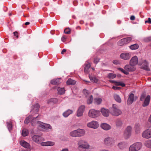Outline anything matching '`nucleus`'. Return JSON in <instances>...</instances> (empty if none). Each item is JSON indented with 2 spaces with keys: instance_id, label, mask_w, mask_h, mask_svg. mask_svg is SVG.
<instances>
[{
  "instance_id": "nucleus-1",
  "label": "nucleus",
  "mask_w": 151,
  "mask_h": 151,
  "mask_svg": "<svg viewBox=\"0 0 151 151\" xmlns=\"http://www.w3.org/2000/svg\"><path fill=\"white\" fill-rule=\"evenodd\" d=\"M110 114L113 116H118L121 115L122 112L118 109V106L115 104H113L111 107L109 108Z\"/></svg>"
},
{
  "instance_id": "nucleus-2",
  "label": "nucleus",
  "mask_w": 151,
  "mask_h": 151,
  "mask_svg": "<svg viewBox=\"0 0 151 151\" xmlns=\"http://www.w3.org/2000/svg\"><path fill=\"white\" fill-rule=\"evenodd\" d=\"M78 148L79 150L87 149L89 147V145L86 141L80 139L77 141Z\"/></svg>"
},
{
  "instance_id": "nucleus-3",
  "label": "nucleus",
  "mask_w": 151,
  "mask_h": 151,
  "mask_svg": "<svg viewBox=\"0 0 151 151\" xmlns=\"http://www.w3.org/2000/svg\"><path fill=\"white\" fill-rule=\"evenodd\" d=\"M142 147V144L140 142L134 143L130 146L129 148V151H138Z\"/></svg>"
},
{
  "instance_id": "nucleus-4",
  "label": "nucleus",
  "mask_w": 151,
  "mask_h": 151,
  "mask_svg": "<svg viewBox=\"0 0 151 151\" xmlns=\"http://www.w3.org/2000/svg\"><path fill=\"white\" fill-rule=\"evenodd\" d=\"M38 116H37L33 118V116L32 115H29L26 118L24 121V122L25 124H27L29 122L30 120L32 119L31 122L32 125L33 126H35L36 123H38L40 122L39 121L36 120V119L37 118Z\"/></svg>"
},
{
  "instance_id": "nucleus-5",
  "label": "nucleus",
  "mask_w": 151,
  "mask_h": 151,
  "mask_svg": "<svg viewBox=\"0 0 151 151\" xmlns=\"http://www.w3.org/2000/svg\"><path fill=\"white\" fill-rule=\"evenodd\" d=\"M100 113L99 111L92 109L89 110L88 112V116L91 118H94L99 116Z\"/></svg>"
},
{
  "instance_id": "nucleus-6",
  "label": "nucleus",
  "mask_w": 151,
  "mask_h": 151,
  "mask_svg": "<svg viewBox=\"0 0 151 151\" xmlns=\"http://www.w3.org/2000/svg\"><path fill=\"white\" fill-rule=\"evenodd\" d=\"M132 40V38L131 37L124 38L119 41L117 42V44L119 45L122 46L124 44L129 43Z\"/></svg>"
},
{
  "instance_id": "nucleus-7",
  "label": "nucleus",
  "mask_w": 151,
  "mask_h": 151,
  "mask_svg": "<svg viewBox=\"0 0 151 151\" xmlns=\"http://www.w3.org/2000/svg\"><path fill=\"white\" fill-rule=\"evenodd\" d=\"M142 137L144 138L148 139L151 138V129H147L143 132Z\"/></svg>"
},
{
  "instance_id": "nucleus-8",
  "label": "nucleus",
  "mask_w": 151,
  "mask_h": 151,
  "mask_svg": "<svg viewBox=\"0 0 151 151\" xmlns=\"http://www.w3.org/2000/svg\"><path fill=\"white\" fill-rule=\"evenodd\" d=\"M87 126L90 128L96 129L99 127V125L98 122L96 121H93L88 123L87 124Z\"/></svg>"
},
{
  "instance_id": "nucleus-9",
  "label": "nucleus",
  "mask_w": 151,
  "mask_h": 151,
  "mask_svg": "<svg viewBox=\"0 0 151 151\" xmlns=\"http://www.w3.org/2000/svg\"><path fill=\"white\" fill-rule=\"evenodd\" d=\"M114 142V139L111 137H108L104 139V143L105 145L109 146Z\"/></svg>"
},
{
  "instance_id": "nucleus-10",
  "label": "nucleus",
  "mask_w": 151,
  "mask_h": 151,
  "mask_svg": "<svg viewBox=\"0 0 151 151\" xmlns=\"http://www.w3.org/2000/svg\"><path fill=\"white\" fill-rule=\"evenodd\" d=\"M32 138L33 141L37 143H40L43 141V138L41 136L37 135H34Z\"/></svg>"
},
{
  "instance_id": "nucleus-11",
  "label": "nucleus",
  "mask_w": 151,
  "mask_h": 151,
  "mask_svg": "<svg viewBox=\"0 0 151 151\" xmlns=\"http://www.w3.org/2000/svg\"><path fill=\"white\" fill-rule=\"evenodd\" d=\"M138 62L137 56H135L132 58L130 61V65L131 66H135L137 64Z\"/></svg>"
},
{
  "instance_id": "nucleus-12",
  "label": "nucleus",
  "mask_w": 151,
  "mask_h": 151,
  "mask_svg": "<svg viewBox=\"0 0 151 151\" xmlns=\"http://www.w3.org/2000/svg\"><path fill=\"white\" fill-rule=\"evenodd\" d=\"M85 109V106H81L79 107L77 111V116L80 117L83 115Z\"/></svg>"
},
{
  "instance_id": "nucleus-13",
  "label": "nucleus",
  "mask_w": 151,
  "mask_h": 151,
  "mask_svg": "<svg viewBox=\"0 0 151 151\" xmlns=\"http://www.w3.org/2000/svg\"><path fill=\"white\" fill-rule=\"evenodd\" d=\"M120 58L124 60L129 59L131 57V53H123L120 55Z\"/></svg>"
},
{
  "instance_id": "nucleus-14",
  "label": "nucleus",
  "mask_w": 151,
  "mask_h": 151,
  "mask_svg": "<svg viewBox=\"0 0 151 151\" xmlns=\"http://www.w3.org/2000/svg\"><path fill=\"white\" fill-rule=\"evenodd\" d=\"M101 112L103 115L106 117H108L109 116L110 113V110L106 109L104 108L101 109Z\"/></svg>"
},
{
  "instance_id": "nucleus-15",
  "label": "nucleus",
  "mask_w": 151,
  "mask_h": 151,
  "mask_svg": "<svg viewBox=\"0 0 151 151\" xmlns=\"http://www.w3.org/2000/svg\"><path fill=\"white\" fill-rule=\"evenodd\" d=\"M115 123L116 126L117 127H122L123 124L122 120L119 118H117L115 120Z\"/></svg>"
},
{
  "instance_id": "nucleus-16",
  "label": "nucleus",
  "mask_w": 151,
  "mask_h": 151,
  "mask_svg": "<svg viewBox=\"0 0 151 151\" xmlns=\"http://www.w3.org/2000/svg\"><path fill=\"white\" fill-rule=\"evenodd\" d=\"M150 99V96L149 95L147 96L145 99L144 101L142 104V106L143 107H145L148 106L149 104Z\"/></svg>"
},
{
  "instance_id": "nucleus-17",
  "label": "nucleus",
  "mask_w": 151,
  "mask_h": 151,
  "mask_svg": "<svg viewBox=\"0 0 151 151\" xmlns=\"http://www.w3.org/2000/svg\"><path fill=\"white\" fill-rule=\"evenodd\" d=\"M125 69L127 71L131 72L134 71L135 70V68L134 66H131L130 65H127L124 67Z\"/></svg>"
},
{
  "instance_id": "nucleus-18",
  "label": "nucleus",
  "mask_w": 151,
  "mask_h": 151,
  "mask_svg": "<svg viewBox=\"0 0 151 151\" xmlns=\"http://www.w3.org/2000/svg\"><path fill=\"white\" fill-rule=\"evenodd\" d=\"M101 128L105 130H108L111 129V127L109 124L103 123L101 125Z\"/></svg>"
},
{
  "instance_id": "nucleus-19",
  "label": "nucleus",
  "mask_w": 151,
  "mask_h": 151,
  "mask_svg": "<svg viewBox=\"0 0 151 151\" xmlns=\"http://www.w3.org/2000/svg\"><path fill=\"white\" fill-rule=\"evenodd\" d=\"M134 95L132 93H130L129 95L127 101L128 105L131 104L134 101Z\"/></svg>"
},
{
  "instance_id": "nucleus-20",
  "label": "nucleus",
  "mask_w": 151,
  "mask_h": 151,
  "mask_svg": "<svg viewBox=\"0 0 151 151\" xmlns=\"http://www.w3.org/2000/svg\"><path fill=\"white\" fill-rule=\"evenodd\" d=\"M20 145L23 147L26 148H29L30 147L29 144L24 140H21L20 142Z\"/></svg>"
},
{
  "instance_id": "nucleus-21",
  "label": "nucleus",
  "mask_w": 151,
  "mask_h": 151,
  "mask_svg": "<svg viewBox=\"0 0 151 151\" xmlns=\"http://www.w3.org/2000/svg\"><path fill=\"white\" fill-rule=\"evenodd\" d=\"M55 144L54 142L51 141H47L42 142L41 145L42 146H52Z\"/></svg>"
},
{
  "instance_id": "nucleus-22",
  "label": "nucleus",
  "mask_w": 151,
  "mask_h": 151,
  "mask_svg": "<svg viewBox=\"0 0 151 151\" xmlns=\"http://www.w3.org/2000/svg\"><path fill=\"white\" fill-rule=\"evenodd\" d=\"M78 134V137L84 136L85 134V131L83 129H77Z\"/></svg>"
},
{
  "instance_id": "nucleus-23",
  "label": "nucleus",
  "mask_w": 151,
  "mask_h": 151,
  "mask_svg": "<svg viewBox=\"0 0 151 151\" xmlns=\"http://www.w3.org/2000/svg\"><path fill=\"white\" fill-rule=\"evenodd\" d=\"M39 107L40 106L39 104H36L33 106V109L31 111L32 112L37 113L39 110Z\"/></svg>"
},
{
  "instance_id": "nucleus-24",
  "label": "nucleus",
  "mask_w": 151,
  "mask_h": 151,
  "mask_svg": "<svg viewBox=\"0 0 151 151\" xmlns=\"http://www.w3.org/2000/svg\"><path fill=\"white\" fill-rule=\"evenodd\" d=\"M91 66L90 63H87L86 64V66L84 68V71L85 73H87L89 72V68Z\"/></svg>"
},
{
  "instance_id": "nucleus-25",
  "label": "nucleus",
  "mask_w": 151,
  "mask_h": 151,
  "mask_svg": "<svg viewBox=\"0 0 151 151\" xmlns=\"http://www.w3.org/2000/svg\"><path fill=\"white\" fill-rule=\"evenodd\" d=\"M135 132L137 134L139 133L141 129V126L139 124H136L135 126Z\"/></svg>"
},
{
  "instance_id": "nucleus-26",
  "label": "nucleus",
  "mask_w": 151,
  "mask_h": 151,
  "mask_svg": "<svg viewBox=\"0 0 151 151\" xmlns=\"http://www.w3.org/2000/svg\"><path fill=\"white\" fill-rule=\"evenodd\" d=\"M141 68L146 70H148V65L146 60H144L143 63Z\"/></svg>"
},
{
  "instance_id": "nucleus-27",
  "label": "nucleus",
  "mask_w": 151,
  "mask_h": 151,
  "mask_svg": "<svg viewBox=\"0 0 151 151\" xmlns=\"http://www.w3.org/2000/svg\"><path fill=\"white\" fill-rule=\"evenodd\" d=\"M78 134L77 130H73L70 133V135L73 137H78Z\"/></svg>"
},
{
  "instance_id": "nucleus-28",
  "label": "nucleus",
  "mask_w": 151,
  "mask_h": 151,
  "mask_svg": "<svg viewBox=\"0 0 151 151\" xmlns=\"http://www.w3.org/2000/svg\"><path fill=\"white\" fill-rule=\"evenodd\" d=\"M66 83L68 85H74L76 84V82L74 80L71 79H69L67 81Z\"/></svg>"
},
{
  "instance_id": "nucleus-29",
  "label": "nucleus",
  "mask_w": 151,
  "mask_h": 151,
  "mask_svg": "<svg viewBox=\"0 0 151 151\" xmlns=\"http://www.w3.org/2000/svg\"><path fill=\"white\" fill-rule=\"evenodd\" d=\"M73 113V111L72 110H70L69 109L67 111H66L64 112L63 114V116L65 117H67L69 115L72 114Z\"/></svg>"
},
{
  "instance_id": "nucleus-30",
  "label": "nucleus",
  "mask_w": 151,
  "mask_h": 151,
  "mask_svg": "<svg viewBox=\"0 0 151 151\" xmlns=\"http://www.w3.org/2000/svg\"><path fill=\"white\" fill-rule=\"evenodd\" d=\"M60 79L57 78L55 79H53L51 81V83L52 84L56 85L58 84L60 82Z\"/></svg>"
},
{
  "instance_id": "nucleus-31",
  "label": "nucleus",
  "mask_w": 151,
  "mask_h": 151,
  "mask_svg": "<svg viewBox=\"0 0 151 151\" xmlns=\"http://www.w3.org/2000/svg\"><path fill=\"white\" fill-rule=\"evenodd\" d=\"M58 93L60 95L63 94L65 93V90L64 88L58 87Z\"/></svg>"
},
{
  "instance_id": "nucleus-32",
  "label": "nucleus",
  "mask_w": 151,
  "mask_h": 151,
  "mask_svg": "<svg viewBox=\"0 0 151 151\" xmlns=\"http://www.w3.org/2000/svg\"><path fill=\"white\" fill-rule=\"evenodd\" d=\"M42 124H41L42 127L43 128H45L46 129H51V127L49 124H44L42 123Z\"/></svg>"
},
{
  "instance_id": "nucleus-33",
  "label": "nucleus",
  "mask_w": 151,
  "mask_h": 151,
  "mask_svg": "<svg viewBox=\"0 0 151 151\" xmlns=\"http://www.w3.org/2000/svg\"><path fill=\"white\" fill-rule=\"evenodd\" d=\"M114 97L115 100L117 102L119 103L121 102V99L118 95L116 94H115L114 96Z\"/></svg>"
},
{
  "instance_id": "nucleus-34",
  "label": "nucleus",
  "mask_w": 151,
  "mask_h": 151,
  "mask_svg": "<svg viewBox=\"0 0 151 151\" xmlns=\"http://www.w3.org/2000/svg\"><path fill=\"white\" fill-rule=\"evenodd\" d=\"M144 145L146 147L151 148V140H148L146 141Z\"/></svg>"
},
{
  "instance_id": "nucleus-35",
  "label": "nucleus",
  "mask_w": 151,
  "mask_h": 151,
  "mask_svg": "<svg viewBox=\"0 0 151 151\" xmlns=\"http://www.w3.org/2000/svg\"><path fill=\"white\" fill-rule=\"evenodd\" d=\"M130 48L132 50L137 49L139 47V45L137 44L132 45L129 46Z\"/></svg>"
},
{
  "instance_id": "nucleus-36",
  "label": "nucleus",
  "mask_w": 151,
  "mask_h": 151,
  "mask_svg": "<svg viewBox=\"0 0 151 151\" xmlns=\"http://www.w3.org/2000/svg\"><path fill=\"white\" fill-rule=\"evenodd\" d=\"M28 134V130L25 129H23L22 130V135L23 136H27Z\"/></svg>"
},
{
  "instance_id": "nucleus-37",
  "label": "nucleus",
  "mask_w": 151,
  "mask_h": 151,
  "mask_svg": "<svg viewBox=\"0 0 151 151\" xmlns=\"http://www.w3.org/2000/svg\"><path fill=\"white\" fill-rule=\"evenodd\" d=\"M93 100V96L91 95H90L89 98L87 100V104H90L92 103Z\"/></svg>"
},
{
  "instance_id": "nucleus-38",
  "label": "nucleus",
  "mask_w": 151,
  "mask_h": 151,
  "mask_svg": "<svg viewBox=\"0 0 151 151\" xmlns=\"http://www.w3.org/2000/svg\"><path fill=\"white\" fill-rule=\"evenodd\" d=\"M102 100L101 98H96L94 99V102L97 104H100L102 102Z\"/></svg>"
},
{
  "instance_id": "nucleus-39",
  "label": "nucleus",
  "mask_w": 151,
  "mask_h": 151,
  "mask_svg": "<svg viewBox=\"0 0 151 151\" xmlns=\"http://www.w3.org/2000/svg\"><path fill=\"white\" fill-rule=\"evenodd\" d=\"M116 77V75L113 73H110L108 74L107 77L108 78L112 79L115 78Z\"/></svg>"
},
{
  "instance_id": "nucleus-40",
  "label": "nucleus",
  "mask_w": 151,
  "mask_h": 151,
  "mask_svg": "<svg viewBox=\"0 0 151 151\" xmlns=\"http://www.w3.org/2000/svg\"><path fill=\"white\" fill-rule=\"evenodd\" d=\"M118 146L120 149H122L125 147V144L124 142H121L119 143Z\"/></svg>"
},
{
  "instance_id": "nucleus-41",
  "label": "nucleus",
  "mask_w": 151,
  "mask_h": 151,
  "mask_svg": "<svg viewBox=\"0 0 151 151\" xmlns=\"http://www.w3.org/2000/svg\"><path fill=\"white\" fill-rule=\"evenodd\" d=\"M89 78L91 81L93 82L96 83L98 81V80L94 77L89 76Z\"/></svg>"
},
{
  "instance_id": "nucleus-42",
  "label": "nucleus",
  "mask_w": 151,
  "mask_h": 151,
  "mask_svg": "<svg viewBox=\"0 0 151 151\" xmlns=\"http://www.w3.org/2000/svg\"><path fill=\"white\" fill-rule=\"evenodd\" d=\"M131 135V133H129L127 132L124 131V135L125 138H128Z\"/></svg>"
},
{
  "instance_id": "nucleus-43",
  "label": "nucleus",
  "mask_w": 151,
  "mask_h": 151,
  "mask_svg": "<svg viewBox=\"0 0 151 151\" xmlns=\"http://www.w3.org/2000/svg\"><path fill=\"white\" fill-rule=\"evenodd\" d=\"M58 99L55 98H52L49 99L48 101V103H49L50 102H52L54 103H55L58 102Z\"/></svg>"
},
{
  "instance_id": "nucleus-44",
  "label": "nucleus",
  "mask_w": 151,
  "mask_h": 151,
  "mask_svg": "<svg viewBox=\"0 0 151 151\" xmlns=\"http://www.w3.org/2000/svg\"><path fill=\"white\" fill-rule=\"evenodd\" d=\"M7 126L9 131L11 130L12 128V123L11 122H9L7 123Z\"/></svg>"
},
{
  "instance_id": "nucleus-45",
  "label": "nucleus",
  "mask_w": 151,
  "mask_h": 151,
  "mask_svg": "<svg viewBox=\"0 0 151 151\" xmlns=\"http://www.w3.org/2000/svg\"><path fill=\"white\" fill-rule=\"evenodd\" d=\"M132 129V127L130 126H128L126 128L125 131L131 133Z\"/></svg>"
},
{
  "instance_id": "nucleus-46",
  "label": "nucleus",
  "mask_w": 151,
  "mask_h": 151,
  "mask_svg": "<svg viewBox=\"0 0 151 151\" xmlns=\"http://www.w3.org/2000/svg\"><path fill=\"white\" fill-rule=\"evenodd\" d=\"M118 69L125 74L128 75L129 74L128 72L125 71L122 68H118Z\"/></svg>"
},
{
  "instance_id": "nucleus-47",
  "label": "nucleus",
  "mask_w": 151,
  "mask_h": 151,
  "mask_svg": "<svg viewBox=\"0 0 151 151\" xmlns=\"http://www.w3.org/2000/svg\"><path fill=\"white\" fill-rule=\"evenodd\" d=\"M116 85L117 86H121L122 87H124L125 85V84L124 83L118 82H117Z\"/></svg>"
},
{
  "instance_id": "nucleus-48",
  "label": "nucleus",
  "mask_w": 151,
  "mask_h": 151,
  "mask_svg": "<svg viewBox=\"0 0 151 151\" xmlns=\"http://www.w3.org/2000/svg\"><path fill=\"white\" fill-rule=\"evenodd\" d=\"M64 32L66 34H69L70 33V30L69 28H66L64 30Z\"/></svg>"
},
{
  "instance_id": "nucleus-49",
  "label": "nucleus",
  "mask_w": 151,
  "mask_h": 151,
  "mask_svg": "<svg viewBox=\"0 0 151 151\" xmlns=\"http://www.w3.org/2000/svg\"><path fill=\"white\" fill-rule=\"evenodd\" d=\"M144 41L146 42H148L151 41V36L146 37L145 38Z\"/></svg>"
},
{
  "instance_id": "nucleus-50",
  "label": "nucleus",
  "mask_w": 151,
  "mask_h": 151,
  "mask_svg": "<svg viewBox=\"0 0 151 151\" xmlns=\"http://www.w3.org/2000/svg\"><path fill=\"white\" fill-rule=\"evenodd\" d=\"M99 59L98 58H96L94 60V63L96 64H97L99 61Z\"/></svg>"
},
{
  "instance_id": "nucleus-51",
  "label": "nucleus",
  "mask_w": 151,
  "mask_h": 151,
  "mask_svg": "<svg viewBox=\"0 0 151 151\" xmlns=\"http://www.w3.org/2000/svg\"><path fill=\"white\" fill-rule=\"evenodd\" d=\"M113 62L114 64L116 65H118L120 63L119 61L116 60H114Z\"/></svg>"
},
{
  "instance_id": "nucleus-52",
  "label": "nucleus",
  "mask_w": 151,
  "mask_h": 151,
  "mask_svg": "<svg viewBox=\"0 0 151 151\" xmlns=\"http://www.w3.org/2000/svg\"><path fill=\"white\" fill-rule=\"evenodd\" d=\"M112 88L114 90H119L120 88L117 86H113L112 87Z\"/></svg>"
},
{
  "instance_id": "nucleus-53",
  "label": "nucleus",
  "mask_w": 151,
  "mask_h": 151,
  "mask_svg": "<svg viewBox=\"0 0 151 151\" xmlns=\"http://www.w3.org/2000/svg\"><path fill=\"white\" fill-rule=\"evenodd\" d=\"M14 35L16 36L17 38L18 37V33L17 32H13Z\"/></svg>"
},
{
  "instance_id": "nucleus-54",
  "label": "nucleus",
  "mask_w": 151,
  "mask_h": 151,
  "mask_svg": "<svg viewBox=\"0 0 151 151\" xmlns=\"http://www.w3.org/2000/svg\"><path fill=\"white\" fill-rule=\"evenodd\" d=\"M145 23H148L149 24L151 23V19L150 18H149L148 19V20L145 21Z\"/></svg>"
},
{
  "instance_id": "nucleus-55",
  "label": "nucleus",
  "mask_w": 151,
  "mask_h": 151,
  "mask_svg": "<svg viewBox=\"0 0 151 151\" xmlns=\"http://www.w3.org/2000/svg\"><path fill=\"white\" fill-rule=\"evenodd\" d=\"M66 39V37L65 36H63L61 38V40L62 41L64 42L65 41Z\"/></svg>"
},
{
  "instance_id": "nucleus-56",
  "label": "nucleus",
  "mask_w": 151,
  "mask_h": 151,
  "mask_svg": "<svg viewBox=\"0 0 151 151\" xmlns=\"http://www.w3.org/2000/svg\"><path fill=\"white\" fill-rule=\"evenodd\" d=\"M130 19L132 20H134L135 19V17L133 15L131 16L130 17Z\"/></svg>"
},
{
  "instance_id": "nucleus-57",
  "label": "nucleus",
  "mask_w": 151,
  "mask_h": 151,
  "mask_svg": "<svg viewBox=\"0 0 151 151\" xmlns=\"http://www.w3.org/2000/svg\"><path fill=\"white\" fill-rule=\"evenodd\" d=\"M83 92L85 94V95H86V94L87 95L88 94V92L86 89L83 90Z\"/></svg>"
},
{
  "instance_id": "nucleus-58",
  "label": "nucleus",
  "mask_w": 151,
  "mask_h": 151,
  "mask_svg": "<svg viewBox=\"0 0 151 151\" xmlns=\"http://www.w3.org/2000/svg\"><path fill=\"white\" fill-rule=\"evenodd\" d=\"M145 96L144 95H142L140 98V100L142 101L145 99Z\"/></svg>"
},
{
  "instance_id": "nucleus-59",
  "label": "nucleus",
  "mask_w": 151,
  "mask_h": 151,
  "mask_svg": "<svg viewBox=\"0 0 151 151\" xmlns=\"http://www.w3.org/2000/svg\"><path fill=\"white\" fill-rule=\"evenodd\" d=\"M110 82L111 83H116L117 82L115 81H114V80H110Z\"/></svg>"
},
{
  "instance_id": "nucleus-60",
  "label": "nucleus",
  "mask_w": 151,
  "mask_h": 151,
  "mask_svg": "<svg viewBox=\"0 0 151 151\" xmlns=\"http://www.w3.org/2000/svg\"><path fill=\"white\" fill-rule=\"evenodd\" d=\"M66 50L65 49H64L62 50L61 53L62 54H63L64 52H66Z\"/></svg>"
},
{
  "instance_id": "nucleus-61",
  "label": "nucleus",
  "mask_w": 151,
  "mask_h": 151,
  "mask_svg": "<svg viewBox=\"0 0 151 151\" xmlns=\"http://www.w3.org/2000/svg\"><path fill=\"white\" fill-rule=\"evenodd\" d=\"M62 151H68V149L65 148L63 149Z\"/></svg>"
},
{
  "instance_id": "nucleus-62",
  "label": "nucleus",
  "mask_w": 151,
  "mask_h": 151,
  "mask_svg": "<svg viewBox=\"0 0 151 151\" xmlns=\"http://www.w3.org/2000/svg\"><path fill=\"white\" fill-rule=\"evenodd\" d=\"M29 23H29V22H26L25 23V24L26 25H28V24H29Z\"/></svg>"
},
{
  "instance_id": "nucleus-63",
  "label": "nucleus",
  "mask_w": 151,
  "mask_h": 151,
  "mask_svg": "<svg viewBox=\"0 0 151 151\" xmlns=\"http://www.w3.org/2000/svg\"><path fill=\"white\" fill-rule=\"evenodd\" d=\"M99 151H109L108 150H106V149H103V150H102Z\"/></svg>"
},
{
  "instance_id": "nucleus-64",
  "label": "nucleus",
  "mask_w": 151,
  "mask_h": 151,
  "mask_svg": "<svg viewBox=\"0 0 151 151\" xmlns=\"http://www.w3.org/2000/svg\"><path fill=\"white\" fill-rule=\"evenodd\" d=\"M77 1H74L73 2V4L74 5H76V3H77Z\"/></svg>"
}]
</instances>
